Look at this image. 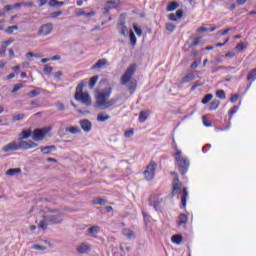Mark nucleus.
Here are the masks:
<instances>
[{"mask_svg": "<svg viewBox=\"0 0 256 256\" xmlns=\"http://www.w3.org/2000/svg\"><path fill=\"white\" fill-rule=\"evenodd\" d=\"M113 93V88L107 87L104 88L96 93V105L98 107H101V109H109V107H113L115 103H117V100L115 99H109L111 97V94Z\"/></svg>", "mask_w": 256, "mask_h": 256, "instance_id": "obj_1", "label": "nucleus"}, {"mask_svg": "<svg viewBox=\"0 0 256 256\" xmlns=\"http://www.w3.org/2000/svg\"><path fill=\"white\" fill-rule=\"evenodd\" d=\"M39 144L33 142V141H25V140H18V141H12L6 146L3 147L4 153H9V151H19V149H22L23 151H27L28 149H35V147H38Z\"/></svg>", "mask_w": 256, "mask_h": 256, "instance_id": "obj_2", "label": "nucleus"}, {"mask_svg": "<svg viewBox=\"0 0 256 256\" xmlns=\"http://www.w3.org/2000/svg\"><path fill=\"white\" fill-rule=\"evenodd\" d=\"M135 71V65L129 66L120 79L121 85H127L131 94L135 93V89H137V82L135 80H131L133 75H135Z\"/></svg>", "mask_w": 256, "mask_h": 256, "instance_id": "obj_3", "label": "nucleus"}, {"mask_svg": "<svg viewBox=\"0 0 256 256\" xmlns=\"http://www.w3.org/2000/svg\"><path fill=\"white\" fill-rule=\"evenodd\" d=\"M175 161H176V166L178 167L179 173L181 175H185L189 171V158L186 156H183V152L179 149H176L175 153Z\"/></svg>", "mask_w": 256, "mask_h": 256, "instance_id": "obj_4", "label": "nucleus"}, {"mask_svg": "<svg viewBox=\"0 0 256 256\" xmlns=\"http://www.w3.org/2000/svg\"><path fill=\"white\" fill-rule=\"evenodd\" d=\"M83 87H85V83L83 82L77 85L74 99L87 107H91V96L89 93L83 92Z\"/></svg>", "mask_w": 256, "mask_h": 256, "instance_id": "obj_5", "label": "nucleus"}, {"mask_svg": "<svg viewBox=\"0 0 256 256\" xmlns=\"http://www.w3.org/2000/svg\"><path fill=\"white\" fill-rule=\"evenodd\" d=\"M51 131V128L49 127H44V128H36L33 132H32V139L34 141H43V139H45V135H47V133H49Z\"/></svg>", "mask_w": 256, "mask_h": 256, "instance_id": "obj_6", "label": "nucleus"}, {"mask_svg": "<svg viewBox=\"0 0 256 256\" xmlns=\"http://www.w3.org/2000/svg\"><path fill=\"white\" fill-rule=\"evenodd\" d=\"M155 171H157V163L151 161L144 171L146 181H152V179L155 177Z\"/></svg>", "mask_w": 256, "mask_h": 256, "instance_id": "obj_7", "label": "nucleus"}, {"mask_svg": "<svg viewBox=\"0 0 256 256\" xmlns=\"http://www.w3.org/2000/svg\"><path fill=\"white\" fill-rule=\"evenodd\" d=\"M171 175L174 177L173 188H172V197L179 195L181 193V187L183 184L179 181V175L176 172H171Z\"/></svg>", "mask_w": 256, "mask_h": 256, "instance_id": "obj_8", "label": "nucleus"}, {"mask_svg": "<svg viewBox=\"0 0 256 256\" xmlns=\"http://www.w3.org/2000/svg\"><path fill=\"white\" fill-rule=\"evenodd\" d=\"M91 249V244L87 242H82L76 247V251L79 255H89V253H91Z\"/></svg>", "mask_w": 256, "mask_h": 256, "instance_id": "obj_9", "label": "nucleus"}, {"mask_svg": "<svg viewBox=\"0 0 256 256\" xmlns=\"http://www.w3.org/2000/svg\"><path fill=\"white\" fill-rule=\"evenodd\" d=\"M52 32H53V24L46 23L40 27L38 31V35H40L41 37H47V35H51Z\"/></svg>", "mask_w": 256, "mask_h": 256, "instance_id": "obj_10", "label": "nucleus"}, {"mask_svg": "<svg viewBox=\"0 0 256 256\" xmlns=\"http://www.w3.org/2000/svg\"><path fill=\"white\" fill-rule=\"evenodd\" d=\"M162 201L163 200L159 198V196L153 195L149 198V205H151V207H154L155 211H159L161 209Z\"/></svg>", "mask_w": 256, "mask_h": 256, "instance_id": "obj_11", "label": "nucleus"}, {"mask_svg": "<svg viewBox=\"0 0 256 256\" xmlns=\"http://www.w3.org/2000/svg\"><path fill=\"white\" fill-rule=\"evenodd\" d=\"M46 221L50 225H57L59 223H63V216H61V215H47L46 216Z\"/></svg>", "mask_w": 256, "mask_h": 256, "instance_id": "obj_12", "label": "nucleus"}, {"mask_svg": "<svg viewBox=\"0 0 256 256\" xmlns=\"http://www.w3.org/2000/svg\"><path fill=\"white\" fill-rule=\"evenodd\" d=\"M109 67V61L105 58L99 59L93 66L92 69H105Z\"/></svg>", "mask_w": 256, "mask_h": 256, "instance_id": "obj_13", "label": "nucleus"}, {"mask_svg": "<svg viewBox=\"0 0 256 256\" xmlns=\"http://www.w3.org/2000/svg\"><path fill=\"white\" fill-rule=\"evenodd\" d=\"M99 231H101V227L94 225L88 228L87 233L90 237H97Z\"/></svg>", "mask_w": 256, "mask_h": 256, "instance_id": "obj_14", "label": "nucleus"}, {"mask_svg": "<svg viewBox=\"0 0 256 256\" xmlns=\"http://www.w3.org/2000/svg\"><path fill=\"white\" fill-rule=\"evenodd\" d=\"M80 125L83 131H85L86 133H89V131H91V127H93V125L91 124V121L89 120H82L80 122Z\"/></svg>", "mask_w": 256, "mask_h": 256, "instance_id": "obj_15", "label": "nucleus"}, {"mask_svg": "<svg viewBox=\"0 0 256 256\" xmlns=\"http://www.w3.org/2000/svg\"><path fill=\"white\" fill-rule=\"evenodd\" d=\"M31 135H33V132L31 131V129L23 130V131L19 134L18 141L25 140V139H29V137H31Z\"/></svg>", "mask_w": 256, "mask_h": 256, "instance_id": "obj_16", "label": "nucleus"}, {"mask_svg": "<svg viewBox=\"0 0 256 256\" xmlns=\"http://www.w3.org/2000/svg\"><path fill=\"white\" fill-rule=\"evenodd\" d=\"M149 113V110H142L138 118L139 123H145L149 119Z\"/></svg>", "mask_w": 256, "mask_h": 256, "instance_id": "obj_17", "label": "nucleus"}, {"mask_svg": "<svg viewBox=\"0 0 256 256\" xmlns=\"http://www.w3.org/2000/svg\"><path fill=\"white\" fill-rule=\"evenodd\" d=\"M181 17H183V10H177L176 14L175 13H171L168 18L170 19V21H177L178 19H181Z\"/></svg>", "mask_w": 256, "mask_h": 256, "instance_id": "obj_18", "label": "nucleus"}, {"mask_svg": "<svg viewBox=\"0 0 256 256\" xmlns=\"http://www.w3.org/2000/svg\"><path fill=\"white\" fill-rule=\"evenodd\" d=\"M189 197V192H187V188L182 189V196H181V204L182 207H187V198Z\"/></svg>", "mask_w": 256, "mask_h": 256, "instance_id": "obj_19", "label": "nucleus"}, {"mask_svg": "<svg viewBox=\"0 0 256 256\" xmlns=\"http://www.w3.org/2000/svg\"><path fill=\"white\" fill-rule=\"evenodd\" d=\"M57 147H55V145H50V146H44L40 148V151L44 154V155H49V153H51V151H56Z\"/></svg>", "mask_w": 256, "mask_h": 256, "instance_id": "obj_20", "label": "nucleus"}, {"mask_svg": "<svg viewBox=\"0 0 256 256\" xmlns=\"http://www.w3.org/2000/svg\"><path fill=\"white\" fill-rule=\"evenodd\" d=\"M122 233L125 237H127V239H130V240L135 239V236H136L135 232L131 229L125 228V229L122 230Z\"/></svg>", "mask_w": 256, "mask_h": 256, "instance_id": "obj_21", "label": "nucleus"}, {"mask_svg": "<svg viewBox=\"0 0 256 256\" xmlns=\"http://www.w3.org/2000/svg\"><path fill=\"white\" fill-rule=\"evenodd\" d=\"M189 220V218L187 217V215L185 214H180L178 216V221H177V225L178 227H181V225H186L187 221Z\"/></svg>", "mask_w": 256, "mask_h": 256, "instance_id": "obj_22", "label": "nucleus"}, {"mask_svg": "<svg viewBox=\"0 0 256 256\" xmlns=\"http://www.w3.org/2000/svg\"><path fill=\"white\" fill-rule=\"evenodd\" d=\"M119 30L120 34L123 35V37H127V35H129V29L127 28V26H125V22H121L119 24Z\"/></svg>", "mask_w": 256, "mask_h": 256, "instance_id": "obj_23", "label": "nucleus"}, {"mask_svg": "<svg viewBox=\"0 0 256 256\" xmlns=\"http://www.w3.org/2000/svg\"><path fill=\"white\" fill-rule=\"evenodd\" d=\"M195 80V74L194 73H188L186 76H184L181 80V83H191V81Z\"/></svg>", "mask_w": 256, "mask_h": 256, "instance_id": "obj_24", "label": "nucleus"}, {"mask_svg": "<svg viewBox=\"0 0 256 256\" xmlns=\"http://www.w3.org/2000/svg\"><path fill=\"white\" fill-rule=\"evenodd\" d=\"M93 15H95V12L94 11H91V12H85L83 9H80L77 13H76V16L77 17H93Z\"/></svg>", "mask_w": 256, "mask_h": 256, "instance_id": "obj_25", "label": "nucleus"}, {"mask_svg": "<svg viewBox=\"0 0 256 256\" xmlns=\"http://www.w3.org/2000/svg\"><path fill=\"white\" fill-rule=\"evenodd\" d=\"M171 241L172 243H174L175 245H181V243L183 242V236L179 235V234H176V235H173L171 237Z\"/></svg>", "mask_w": 256, "mask_h": 256, "instance_id": "obj_26", "label": "nucleus"}, {"mask_svg": "<svg viewBox=\"0 0 256 256\" xmlns=\"http://www.w3.org/2000/svg\"><path fill=\"white\" fill-rule=\"evenodd\" d=\"M21 173V168H11L6 171V175L8 177H13L14 175H17Z\"/></svg>", "mask_w": 256, "mask_h": 256, "instance_id": "obj_27", "label": "nucleus"}, {"mask_svg": "<svg viewBox=\"0 0 256 256\" xmlns=\"http://www.w3.org/2000/svg\"><path fill=\"white\" fill-rule=\"evenodd\" d=\"M109 119H111L109 115H103V113L97 115V121H100V123H105V121H109Z\"/></svg>", "mask_w": 256, "mask_h": 256, "instance_id": "obj_28", "label": "nucleus"}, {"mask_svg": "<svg viewBox=\"0 0 256 256\" xmlns=\"http://www.w3.org/2000/svg\"><path fill=\"white\" fill-rule=\"evenodd\" d=\"M177 7H179V3L175 2V1L170 2L167 5L166 11H168V12L175 11V9H177Z\"/></svg>", "mask_w": 256, "mask_h": 256, "instance_id": "obj_29", "label": "nucleus"}, {"mask_svg": "<svg viewBox=\"0 0 256 256\" xmlns=\"http://www.w3.org/2000/svg\"><path fill=\"white\" fill-rule=\"evenodd\" d=\"M48 225L50 224L47 222V216H44L43 220H41L38 224V229H47Z\"/></svg>", "mask_w": 256, "mask_h": 256, "instance_id": "obj_30", "label": "nucleus"}, {"mask_svg": "<svg viewBox=\"0 0 256 256\" xmlns=\"http://www.w3.org/2000/svg\"><path fill=\"white\" fill-rule=\"evenodd\" d=\"M219 105H221V101L219 100H213L211 103H210V111H215L219 108Z\"/></svg>", "mask_w": 256, "mask_h": 256, "instance_id": "obj_31", "label": "nucleus"}, {"mask_svg": "<svg viewBox=\"0 0 256 256\" xmlns=\"http://www.w3.org/2000/svg\"><path fill=\"white\" fill-rule=\"evenodd\" d=\"M97 81H99V76H93L90 78V83H89V89H93L95 85L97 84Z\"/></svg>", "mask_w": 256, "mask_h": 256, "instance_id": "obj_32", "label": "nucleus"}, {"mask_svg": "<svg viewBox=\"0 0 256 256\" xmlns=\"http://www.w3.org/2000/svg\"><path fill=\"white\" fill-rule=\"evenodd\" d=\"M255 79H256V68L252 69L247 76V80L251 81V83H253V81H255Z\"/></svg>", "mask_w": 256, "mask_h": 256, "instance_id": "obj_33", "label": "nucleus"}, {"mask_svg": "<svg viewBox=\"0 0 256 256\" xmlns=\"http://www.w3.org/2000/svg\"><path fill=\"white\" fill-rule=\"evenodd\" d=\"M130 43L131 45H133V47L137 45V37L135 36V33L133 32V30H130Z\"/></svg>", "mask_w": 256, "mask_h": 256, "instance_id": "obj_34", "label": "nucleus"}, {"mask_svg": "<svg viewBox=\"0 0 256 256\" xmlns=\"http://www.w3.org/2000/svg\"><path fill=\"white\" fill-rule=\"evenodd\" d=\"M13 31H19V26H17V25L9 26L5 30V33H8L9 35H13Z\"/></svg>", "mask_w": 256, "mask_h": 256, "instance_id": "obj_35", "label": "nucleus"}, {"mask_svg": "<svg viewBox=\"0 0 256 256\" xmlns=\"http://www.w3.org/2000/svg\"><path fill=\"white\" fill-rule=\"evenodd\" d=\"M93 205H105V203H107V200L103 199V198H96L92 201Z\"/></svg>", "mask_w": 256, "mask_h": 256, "instance_id": "obj_36", "label": "nucleus"}, {"mask_svg": "<svg viewBox=\"0 0 256 256\" xmlns=\"http://www.w3.org/2000/svg\"><path fill=\"white\" fill-rule=\"evenodd\" d=\"M13 121L17 122V121H23V119H25V114L20 113V114H16L13 116Z\"/></svg>", "mask_w": 256, "mask_h": 256, "instance_id": "obj_37", "label": "nucleus"}, {"mask_svg": "<svg viewBox=\"0 0 256 256\" xmlns=\"http://www.w3.org/2000/svg\"><path fill=\"white\" fill-rule=\"evenodd\" d=\"M211 99H213V94L205 95L204 98L202 99V104L207 105V103H209V101H211Z\"/></svg>", "mask_w": 256, "mask_h": 256, "instance_id": "obj_38", "label": "nucleus"}, {"mask_svg": "<svg viewBox=\"0 0 256 256\" xmlns=\"http://www.w3.org/2000/svg\"><path fill=\"white\" fill-rule=\"evenodd\" d=\"M174 29H177V26L173 23H166V30L173 33Z\"/></svg>", "mask_w": 256, "mask_h": 256, "instance_id": "obj_39", "label": "nucleus"}, {"mask_svg": "<svg viewBox=\"0 0 256 256\" xmlns=\"http://www.w3.org/2000/svg\"><path fill=\"white\" fill-rule=\"evenodd\" d=\"M216 97H218V99H226V95H225V91L224 90H218L216 92Z\"/></svg>", "mask_w": 256, "mask_h": 256, "instance_id": "obj_40", "label": "nucleus"}, {"mask_svg": "<svg viewBox=\"0 0 256 256\" xmlns=\"http://www.w3.org/2000/svg\"><path fill=\"white\" fill-rule=\"evenodd\" d=\"M204 83L201 81H196L194 82V84L191 87V91H195V89H197V87H203Z\"/></svg>", "mask_w": 256, "mask_h": 256, "instance_id": "obj_41", "label": "nucleus"}, {"mask_svg": "<svg viewBox=\"0 0 256 256\" xmlns=\"http://www.w3.org/2000/svg\"><path fill=\"white\" fill-rule=\"evenodd\" d=\"M41 92L37 91V90H31L28 93V97H30V99H33L34 97H37L38 95H40Z\"/></svg>", "mask_w": 256, "mask_h": 256, "instance_id": "obj_42", "label": "nucleus"}, {"mask_svg": "<svg viewBox=\"0 0 256 256\" xmlns=\"http://www.w3.org/2000/svg\"><path fill=\"white\" fill-rule=\"evenodd\" d=\"M20 89H23V84L22 83L15 84L14 88L11 90V93H17V91H19Z\"/></svg>", "mask_w": 256, "mask_h": 256, "instance_id": "obj_43", "label": "nucleus"}, {"mask_svg": "<svg viewBox=\"0 0 256 256\" xmlns=\"http://www.w3.org/2000/svg\"><path fill=\"white\" fill-rule=\"evenodd\" d=\"M237 111H239V106H234L229 110L228 115L230 117H233V115H235Z\"/></svg>", "mask_w": 256, "mask_h": 256, "instance_id": "obj_44", "label": "nucleus"}, {"mask_svg": "<svg viewBox=\"0 0 256 256\" xmlns=\"http://www.w3.org/2000/svg\"><path fill=\"white\" fill-rule=\"evenodd\" d=\"M14 42H15V39L10 38V39H8L6 41H2L1 43H2V46L7 48V47H9V45H11V43H14Z\"/></svg>", "mask_w": 256, "mask_h": 256, "instance_id": "obj_45", "label": "nucleus"}, {"mask_svg": "<svg viewBox=\"0 0 256 256\" xmlns=\"http://www.w3.org/2000/svg\"><path fill=\"white\" fill-rule=\"evenodd\" d=\"M52 72H53V67L48 65L44 66V73H46V75H51Z\"/></svg>", "mask_w": 256, "mask_h": 256, "instance_id": "obj_46", "label": "nucleus"}, {"mask_svg": "<svg viewBox=\"0 0 256 256\" xmlns=\"http://www.w3.org/2000/svg\"><path fill=\"white\" fill-rule=\"evenodd\" d=\"M32 248L35 249L36 251H45L47 249V247L39 244H35Z\"/></svg>", "mask_w": 256, "mask_h": 256, "instance_id": "obj_47", "label": "nucleus"}, {"mask_svg": "<svg viewBox=\"0 0 256 256\" xmlns=\"http://www.w3.org/2000/svg\"><path fill=\"white\" fill-rule=\"evenodd\" d=\"M60 15H63L62 11H56L51 13V18L52 19H57V17H60Z\"/></svg>", "mask_w": 256, "mask_h": 256, "instance_id": "obj_48", "label": "nucleus"}, {"mask_svg": "<svg viewBox=\"0 0 256 256\" xmlns=\"http://www.w3.org/2000/svg\"><path fill=\"white\" fill-rule=\"evenodd\" d=\"M134 134H135V131H133V130H128V131H125L124 137H126L127 139H129L130 137H133Z\"/></svg>", "mask_w": 256, "mask_h": 256, "instance_id": "obj_49", "label": "nucleus"}, {"mask_svg": "<svg viewBox=\"0 0 256 256\" xmlns=\"http://www.w3.org/2000/svg\"><path fill=\"white\" fill-rule=\"evenodd\" d=\"M134 31H135L136 35H138V37H141V35H143V30H141V28L137 27V25H134Z\"/></svg>", "mask_w": 256, "mask_h": 256, "instance_id": "obj_50", "label": "nucleus"}, {"mask_svg": "<svg viewBox=\"0 0 256 256\" xmlns=\"http://www.w3.org/2000/svg\"><path fill=\"white\" fill-rule=\"evenodd\" d=\"M69 131H70L73 135H77V133H80L81 130H79L78 127L73 126V127H71V128L69 129Z\"/></svg>", "mask_w": 256, "mask_h": 256, "instance_id": "obj_51", "label": "nucleus"}, {"mask_svg": "<svg viewBox=\"0 0 256 256\" xmlns=\"http://www.w3.org/2000/svg\"><path fill=\"white\" fill-rule=\"evenodd\" d=\"M202 121H203V124L205 125V127H211V123L209 122V119H207L206 116L202 117Z\"/></svg>", "mask_w": 256, "mask_h": 256, "instance_id": "obj_52", "label": "nucleus"}, {"mask_svg": "<svg viewBox=\"0 0 256 256\" xmlns=\"http://www.w3.org/2000/svg\"><path fill=\"white\" fill-rule=\"evenodd\" d=\"M214 65H219V63H223V58L221 56H218L215 58L214 62H211Z\"/></svg>", "mask_w": 256, "mask_h": 256, "instance_id": "obj_53", "label": "nucleus"}, {"mask_svg": "<svg viewBox=\"0 0 256 256\" xmlns=\"http://www.w3.org/2000/svg\"><path fill=\"white\" fill-rule=\"evenodd\" d=\"M6 52H7V47L2 45L0 48V57H5Z\"/></svg>", "mask_w": 256, "mask_h": 256, "instance_id": "obj_54", "label": "nucleus"}, {"mask_svg": "<svg viewBox=\"0 0 256 256\" xmlns=\"http://www.w3.org/2000/svg\"><path fill=\"white\" fill-rule=\"evenodd\" d=\"M237 99H239V94H234L231 96L230 101L231 103H237Z\"/></svg>", "mask_w": 256, "mask_h": 256, "instance_id": "obj_55", "label": "nucleus"}, {"mask_svg": "<svg viewBox=\"0 0 256 256\" xmlns=\"http://www.w3.org/2000/svg\"><path fill=\"white\" fill-rule=\"evenodd\" d=\"M230 38H226V40L223 43H217L216 47H225V45H227V43H229Z\"/></svg>", "mask_w": 256, "mask_h": 256, "instance_id": "obj_56", "label": "nucleus"}, {"mask_svg": "<svg viewBox=\"0 0 256 256\" xmlns=\"http://www.w3.org/2000/svg\"><path fill=\"white\" fill-rule=\"evenodd\" d=\"M243 49H245V45L243 44V42L236 45L237 51H243Z\"/></svg>", "mask_w": 256, "mask_h": 256, "instance_id": "obj_57", "label": "nucleus"}, {"mask_svg": "<svg viewBox=\"0 0 256 256\" xmlns=\"http://www.w3.org/2000/svg\"><path fill=\"white\" fill-rule=\"evenodd\" d=\"M233 28L229 27V28H226L225 30L223 31H219L220 35L222 36H225L227 35V33H229V31H231Z\"/></svg>", "mask_w": 256, "mask_h": 256, "instance_id": "obj_58", "label": "nucleus"}, {"mask_svg": "<svg viewBox=\"0 0 256 256\" xmlns=\"http://www.w3.org/2000/svg\"><path fill=\"white\" fill-rule=\"evenodd\" d=\"M49 5H50V7H57V5H59V1H57V0H50L49 1Z\"/></svg>", "mask_w": 256, "mask_h": 256, "instance_id": "obj_59", "label": "nucleus"}, {"mask_svg": "<svg viewBox=\"0 0 256 256\" xmlns=\"http://www.w3.org/2000/svg\"><path fill=\"white\" fill-rule=\"evenodd\" d=\"M56 107H57V109H59V111H64L65 110V105H63V103H61V102H58L56 104Z\"/></svg>", "mask_w": 256, "mask_h": 256, "instance_id": "obj_60", "label": "nucleus"}, {"mask_svg": "<svg viewBox=\"0 0 256 256\" xmlns=\"http://www.w3.org/2000/svg\"><path fill=\"white\" fill-rule=\"evenodd\" d=\"M211 149V144H206L203 148L202 151L203 153H207Z\"/></svg>", "mask_w": 256, "mask_h": 256, "instance_id": "obj_61", "label": "nucleus"}, {"mask_svg": "<svg viewBox=\"0 0 256 256\" xmlns=\"http://www.w3.org/2000/svg\"><path fill=\"white\" fill-rule=\"evenodd\" d=\"M199 63H201V60H199V62L194 61V62L191 64V69H197V68L199 67Z\"/></svg>", "mask_w": 256, "mask_h": 256, "instance_id": "obj_62", "label": "nucleus"}, {"mask_svg": "<svg viewBox=\"0 0 256 256\" xmlns=\"http://www.w3.org/2000/svg\"><path fill=\"white\" fill-rule=\"evenodd\" d=\"M9 57L10 59H14L15 57V51L13 50V48H10L8 51Z\"/></svg>", "mask_w": 256, "mask_h": 256, "instance_id": "obj_63", "label": "nucleus"}, {"mask_svg": "<svg viewBox=\"0 0 256 256\" xmlns=\"http://www.w3.org/2000/svg\"><path fill=\"white\" fill-rule=\"evenodd\" d=\"M225 69V66H218L217 68H212V73H217V71H221Z\"/></svg>", "mask_w": 256, "mask_h": 256, "instance_id": "obj_64", "label": "nucleus"}]
</instances>
